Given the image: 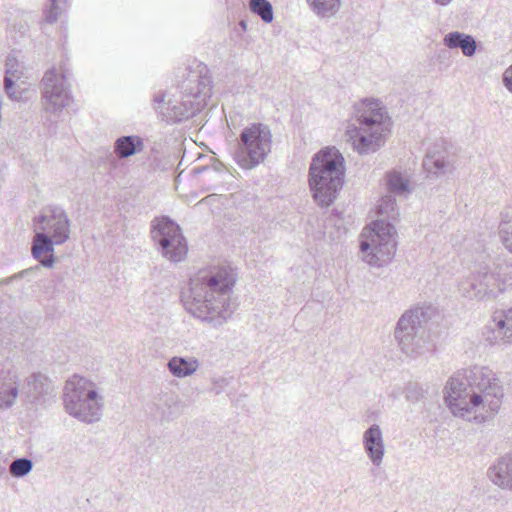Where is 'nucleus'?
Instances as JSON below:
<instances>
[{
  "label": "nucleus",
  "instance_id": "19",
  "mask_svg": "<svg viewBox=\"0 0 512 512\" xmlns=\"http://www.w3.org/2000/svg\"><path fill=\"white\" fill-rule=\"evenodd\" d=\"M35 235L32 242V255L38 259L42 266L52 268L55 263V257L52 255L54 246L57 245L55 239L46 233L40 232L34 228Z\"/></svg>",
  "mask_w": 512,
  "mask_h": 512
},
{
  "label": "nucleus",
  "instance_id": "43",
  "mask_svg": "<svg viewBox=\"0 0 512 512\" xmlns=\"http://www.w3.org/2000/svg\"><path fill=\"white\" fill-rule=\"evenodd\" d=\"M451 1L452 0H434L435 3L442 5V6L448 5Z\"/></svg>",
  "mask_w": 512,
  "mask_h": 512
},
{
  "label": "nucleus",
  "instance_id": "26",
  "mask_svg": "<svg viewBox=\"0 0 512 512\" xmlns=\"http://www.w3.org/2000/svg\"><path fill=\"white\" fill-rule=\"evenodd\" d=\"M310 10L320 18L334 16L341 7V0H306Z\"/></svg>",
  "mask_w": 512,
  "mask_h": 512
},
{
  "label": "nucleus",
  "instance_id": "17",
  "mask_svg": "<svg viewBox=\"0 0 512 512\" xmlns=\"http://www.w3.org/2000/svg\"><path fill=\"white\" fill-rule=\"evenodd\" d=\"M363 447L373 465L380 466L385 453V445L379 425L373 424L364 432Z\"/></svg>",
  "mask_w": 512,
  "mask_h": 512
},
{
  "label": "nucleus",
  "instance_id": "38",
  "mask_svg": "<svg viewBox=\"0 0 512 512\" xmlns=\"http://www.w3.org/2000/svg\"><path fill=\"white\" fill-rule=\"evenodd\" d=\"M503 83L505 87L512 92V65L503 73Z\"/></svg>",
  "mask_w": 512,
  "mask_h": 512
},
{
  "label": "nucleus",
  "instance_id": "32",
  "mask_svg": "<svg viewBox=\"0 0 512 512\" xmlns=\"http://www.w3.org/2000/svg\"><path fill=\"white\" fill-rule=\"evenodd\" d=\"M396 200L391 194L385 195L381 198L377 207L380 215H386L388 218H394L396 213Z\"/></svg>",
  "mask_w": 512,
  "mask_h": 512
},
{
  "label": "nucleus",
  "instance_id": "11",
  "mask_svg": "<svg viewBox=\"0 0 512 512\" xmlns=\"http://www.w3.org/2000/svg\"><path fill=\"white\" fill-rule=\"evenodd\" d=\"M151 236L163 257L174 263L185 259L188 252L187 241L180 226L168 216L152 221Z\"/></svg>",
  "mask_w": 512,
  "mask_h": 512
},
{
  "label": "nucleus",
  "instance_id": "20",
  "mask_svg": "<svg viewBox=\"0 0 512 512\" xmlns=\"http://www.w3.org/2000/svg\"><path fill=\"white\" fill-rule=\"evenodd\" d=\"M488 477L500 488L512 491V451L497 459L488 469Z\"/></svg>",
  "mask_w": 512,
  "mask_h": 512
},
{
  "label": "nucleus",
  "instance_id": "2",
  "mask_svg": "<svg viewBox=\"0 0 512 512\" xmlns=\"http://www.w3.org/2000/svg\"><path fill=\"white\" fill-rule=\"evenodd\" d=\"M234 284L233 273L225 268L191 278L189 294L182 296L185 309L212 327L221 326L233 313L229 299Z\"/></svg>",
  "mask_w": 512,
  "mask_h": 512
},
{
  "label": "nucleus",
  "instance_id": "42",
  "mask_svg": "<svg viewBox=\"0 0 512 512\" xmlns=\"http://www.w3.org/2000/svg\"><path fill=\"white\" fill-rule=\"evenodd\" d=\"M46 125H47L48 131L50 133H56V125L53 123L52 120L47 119L46 120Z\"/></svg>",
  "mask_w": 512,
  "mask_h": 512
},
{
  "label": "nucleus",
  "instance_id": "27",
  "mask_svg": "<svg viewBox=\"0 0 512 512\" xmlns=\"http://www.w3.org/2000/svg\"><path fill=\"white\" fill-rule=\"evenodd\" d=\"M385 180L390 193L404 195L410 192L409 180L396 170L386 172Z\"/></svg>",
  "mask_w": 512,
  "mask_h": 512
},
{
  "label": "nucleus",
  "instance_id": "29",
  "mask_svg": "<svg viewBox=\"0 0 512 512\" xmlns=\"http://www.w3.org/2000/svg\"><path fill=\"white\" fill-rule=\"evenodd\" d=\"M11 383H3L0 386V408H10L14 403L19 394V388L17 385V375L13 374L10 377Z\"/></svg>",
  "mask_w": 512,
  "mask_h": 512
},
{
  "label": "nucleus",
  "instance_id": "23",
  "mask_svg": "<svg viewBox=\"0 0 512 512\" xmlns=\"http://www.w3.org/2000/svg\"><path fill=\"white\" fill-rule=\"evenodd\" d=\"M22 72L19 70V63L14 53H9L5 62L4 90L12 100L20 98L19 93L14 89L15 81L19 80Z\"/></svg>",
  "mask_w": 512,
  "mask_h": 512
},
{
  "label": "nucleus",
  "instance_id": "7",
  "mask_svg": "<svg viewBox=\"0 0 512 512\" xmlns=\"http://www.w3.org/2000/svg\"><path fill=\"white\" fill-rule=\"evenodd\" d=\"M434 309L431 306L416 307L406 311L398 320L395 339L408 356H418L429 351L426 325Z\"/></svg>",
  "mask_w": 512,
  "mask_h": 512
},
{
  "label": "nucleus",
  "instance_id": "28",
  "mask_svg": "<svg viewBox=\"0 0 512 512\" xmlns=\"http://www.w3.org/2000/svg\"><path fill=\"white\" fill-rule=\"evenodd\" d=\"M499 237L504 247L512 253V206L501 213Z\"/></svg>",
  "mask_w": 512,
  "mask_h": 512
},
{
  "label": "nucleus",
  "instance_id": "35",
  "mask_svg": "<svg viewBox=\"0 0 512 512\" xmlns=\"http://www.w3.org/2000/svg\"><path fill=\"white\" fill-rule=\"evenodd\" d=\"M224 169V165L223 163H221L220 161H216L214 162V164L209 167V166H201V167H197L194 169V172L195 173H208V174H212V173H218V172H221L223 171Z\"/></svg>",
  "mask_w": 512,
  "mask_h": 512
},
{
  "label": "nucleus",
  "instance_id": "14",
  "mask_svg": "<svg viewBox=\"0 0 512 512\" xmlns=\"http://www.w3.org/2000/svg\"><path fill=\"white\" fill-rule=\"evenodd\" d=\"M451 145L444 139L437 140L428 147L423 160V169L429 178H439L454 169V154L450 151Z\"/></svg>",
  "mask_w": 512,
  "mask_h": 512
},
{
  "label": "nucleus",
  "instance_id": "39",
  "mask_svg": "<svg viewBox=\"0 0 512 512\" xmlns=\"http://www.w3.org/2000/svg\"><path fill=\"white\" fill-rule=\"evenodd\" d=\"M14 31L18 32L21 36H25L29 30V25L26 21H20L13 25Z\"/></svg>",
  "mask_w": 512,
  "mask_h": 512
},
{
  "label": "nucleus",
  "instance_id": "44",
  "mask_svg": "<svg viewBox=\"0 0 512 512\" xmlns=\"http://www.w3.org/2000/svg\"><path fill=\"white\" fill-rule=\"evenodd\" d=\"M334 216H335V217H337V218H339V217H340V214H339L336 210H334V211H333V213H332V214L329 216V218L327 219V221H328V222H332V221H333V217H334Z\"/></svg>",
  "mask_w": 512,
  "mask_h": 512
},
{
  "label": "nucleus",
  "instance_id": "37",
  "mask_svg": "<svg viewBox=\"0 0 512 512\" xmlns=\"http://www.w3.org/2000/svg\"><path fill=\"white\" fill-rule=\"evenodd\" d=\"M213 384L215 394L219 395L223 391V389L228 385V379L224 377H219L217 379H214Z\"/></svg>",
  "mask_w": 512,
  "mask_h": 512
},
{
  "label": "nucleus",
  "instance_id": "18",
  "mask_svg": "<svg viewBox=\"0 0 512 512\" xmlns=\"http://www.w3.org/2000/svg\"><path fill=\"white\" fill-rule=\"evenodd\" d=\"M184 406L179 396L173 391H163L155 400V407L161 421L169 422L178 418L183 413Z\"/></svg>",
  "mask_w": 512,
  "mask_h": 512
},
{
  "label": "nucleus",
  "instance_id": "24",
  "mask_svg": "<svg viewBox=\"0 0 512 512\" xmlns=\"http://www.w3.org/2000/svg\"><path fill=\"white\" fill-rule=\"evenodd\" d=\"M167 367L169 372L178 378H184L195 373L199 367V362L196 358L190 357H172L168 363Z\"/></svg>",
  "mask_w": 512,
  "mask_h": 512
},
{
  "label": "nucleus",
  "instance_id": "16",
  "mask_svg": "<svg viewBox=\"0 0 512 512\" xmlns=\"http://www.w3.org/2000/svg\"><path fill=\"white\" fill-rule=\"evenodd\" d=\"M484 336L490 345L512 343V306L493 317L485 327Z\"/></svg>",
  "mask_w": 512,
  "mask_h": 512
},
{
  "label": "nucleus",
  "instance_id": "5",
  "mask_svg": "<svg viewBox=\"0 0 512 512\" xmlns=\"http://www.w3.org/2000/svg\"><path fill=\"white\" fill-rule=\"evenodd\" d=\"M354 111L358 126L350 125L347 130L354 148L360 154L375 152L381 146L387 131L384 125L386 111L374 99H364L355 104Z\"/></svg>",
  "mask_w": 512,
  "mask_h": 512
},
{
  "label": "nucleus",
  "instance_id": "9",
  "mask_svg": "<svg viewBox=\"0 0 512 512\" xmlns=\"http://www.w3.org/2000/svg\"><path fill=\"white\" fill-rule=\"evenodd\" d=\"M199 78H201L199 74H192L191 78L182 86L181 99L168 100L166 110L161 106H156V112L162 116L163 120L170 123L182 122L202 110L209 98L208 82L204 81V85H200L196 92H191L190 86L191 83L201 82Z\"/></svg>",
  "mask_w": 512,
  "mask_h": 512
},
{
  "label": "nucleus",
  "instance_id": "31",
  "mask_svg": "<svg viewBox=\"0 0 512 512\" xmlns=\"http://www.w3.org/2000/svg\"><path fill=\"white\" fill-rule=\"evenodd\" d=\"M33 463L28 458H17L15 459L9 468V472L13 477H24L31 472Z\"/></svg>",
  "mask_w": 512,
  "mask_h": 512
},
{
  "label": "nucleus",
  "instance_id": "6",
  "mask_svg": "<svg viewBox=\"0 0 512 512\" xmlns=\"http://www.w3.org/2000/svg\"><path fill=\"white\" fill-rule=\"evenodd\" d=\"M103 398L95 384L77 374L72 375L63 389V402L66 412L74 418L93 423L102 416Z\"/></svg>",
  "mask_w": 512,
  "mask_h": 512
},
{
  "label": "nucleus",
  "instance_id": "30",
  "mask_svg": "<svg viewBox=\"0 0 512 512\" xmlns=\"http://www.w3.org/2000/svg\"><path fill=\"white\" fill-rule=\"evenodd\" d=\"M250 11L259 16L265 23H271L273 21V7L268 0H250L249 2Z\"/></svg>",
  "mask_w": 512,
  "mask_h": 512
},
{
  "label": "nucleus",
  "instance_id": "41",
  "mask_svg": "<svg viewBox=\"0 0 512 512\" xmlns=\"http://www.w3.org/2000/svg\"><path fill=\"white\" fill-rule=\"evenodd\" d=\"M401 394H402V389L400 387H394L391 390V392L389 393V396L393 397L394 399H398Z\"/></svg>",
  "mask_w": 512,
  "mask_h": 512
},
{
  "label": "nucleus",
  "instance_id": "3",
  "mask_svg": "<svg viewBox=\"0 0 512 512\" xmlns=\"http://www.w3.org/2000/svg\"><path fill=\"white\" fill-rule=\"evenodd\" d=\"M469 261V274L459 283L464 297L494 300L512 287L511 265L493 261L485 250L477 252Z\"/></svg>",
  "mask_w": 512,
  "mask_h": 512
},
{
  "label": "nucleus",
  "instance_id": "21",
  "mask_svg": "<svg viewBox=\"0 0 512 512\" xmlns=\"http://www.w3.org/2000/svg\"><path fill=\"white\" fill-rule=\"evenodd\" d=\"M443 44L450 49H461L466 57L474 56L477 50L475 38L459 31L447 33L443 38Z\"/></svg>",
  "mask_w": 512,
  "mask_h": 512
},
{
  "label": "nucleus",
  "instance_id": "15",
  "mask_svg": "<svg viewBox=\"0 0 512 512\" xmlns=\"http://www.w3.org/2000/svg\"><path fill=\"white\" fill-rule=\"evenodd\" d=\"M27 402L43 404L55 395L53 382L44 374L38 372L27 377L21 389Z\"/></svg>",
  "mask_w": 512,
  "mask_h": 512
},
{
  "label": "nucleus",
  "instance_id": "10",
  "mask_svg": "<svg viewBox=\"0 0 512 512\" xmlns=\"http://www.w3.org/2000/svg\"><path fill=\"white\" fill-rule=\"evenodd\" d=\"M395 234L396 229L391 223L384 219L374 221L369 238L360 242L363 260L376 267L387 264L396 251Z\"/></svg>",
  "mask_w": 512,
  "mask_h": 512
},
{
  "label": "nucleus",
  "instance_id": "36",
  "mask_svg": "<svg viewBox=\"0 0 512 512\" xmlns=\"http://www.w3.org/2000/svg\"><path fill=\"white\" fill-rule=\"evenodd\" d=\"M165 92L159 91L153 97V107L156 111V106H161L164 110H166L167 102L165 101Z\"/></svg>",
  "mask_w": 512,
  "mask_h": 512
},
{
  "label": "nucleus",
  "instance_id": "45",
  "mask_svg": "<svg viewBox=\"0 0 512 512\" xmlns=\"http://www.w3.org/2000/svg\"><path fill=\"white\" fill-rule=\"evenodd\" d=\"M241 26H242L243 28H245V27H246V24H245V22H244V21H242V22H241Z\"/></svg>",
  "mask_w": 512,
  "mask_h": 512
},
{
  "label": "nucleus",
  "instance_id": "13",
  "mask_svg": "<svg viewBox=\"0 0 512 512\" xmlns=\"http://www.w3.org/2000/svg\"><path fill=\"white\" fill-rule=\"evenodd\" d=\"M34 228L51 235L56 244H64L70 237V219L65 210L57 205L45 207L34 219Z\"/></svg>",
  "mask_w": 512,
  "mask_h": 512
},
{
  "label": "nucleus",
  "instance_id": "8",
  "mask_svg": "<svg viewBox=\"0 0 512 512\" xmlns=\"http://www.w3.org/2000/svg\"><path fill=\"white\" fill-rule=\"evenodd\" d=\"M271 148L270 128L260 122L251 123L240 132L233 158L241 168L250 170L265 161Z\"/></svg>",
  "mask_w": 512,
  "mask_h": 512
},
{
  "label": "nucleus",
  "instance_id": "33",
  "mask_svg": "<svg viewBox=\"0 0 512 512\" xmlns=\"http://www.w3.org/2000/svg\"><path fill=\"white\" fill-rule=\"evenodd\" d=\"M48 2V5H46L43 11L44 21L53 24L58 20L59 6L57 0H48Z\"/></svg>",
  "mask_w": 512,
  "mask_h": 512
},
{
  "label": "nucleus",
  "instance_id": "40",
  "mask_svg": "<svg viewBox=\"0 0 512 512\" xmlns=\"http://www.w3.org/2000/svg\"><path fill=\"white\" fill-rule=\"evenodd\" d=\"M25 273H27V270L22 271L20 274H15V275H13V276H12V277H10V278H6V279H4V280H2V281L0 282V285H3V284H9V283H11V282H12V280H14V279H18L19 277H21V276H22L23 274H25Z\"/></svg>",
  "mask_w": 512,
  "mask_h": 512
},
{
  "label": "nucleus",
  "instance_id": "4",
  "mask_svg": "<svg viewBox=\"0 0 512 512\" xmlns=\"http://www.w3.org/2000/svg\"><path fill=\"white\" fill-rule=\"evenodd\" d=\"M344 158L333 148L316 153L309 168V184L313 198L320 206L331 205L344 184Z\"/></svg>",
  "mask_w": 512,
  "mask_h": 512
},
{
  "label": "nucleus",
  "instance_id": "34",
  "mask_svg": "<svg viewBox=\"0 0 512 512\" xmlns=\"http://www.w3.org/2000/svg\"><path fill=\"white\" fill-rule=\"evenodd\" d=\"M405 396L412 403L418 402L423 398V389L418 383L409 382L405 387Z\"/></svg>",
  "mask_w": 512,
  "mask_h": 512
},
{
  "label": "nucleus",
  "instance_id": "25",
  "mask_svg": "<svg viewBox=\"0 0 512 512\" xmlns=\"http://www.w3.org/2000/svg\"><path fill=\"white\" fill-rule=\"evenodd\" d=\"M192 74H196L201 77L199 78L201 80V82L199 81V84H203L202 82L204 81H207V87L209 88V98L211 97V90H212V80H211V77L209 75V69L207 67V65L203 64V63H198L196 65V67L194 69H191V68H187L185 69V73L183 74V79L182 81L178 84V88L180 89V93L182 94V86L185 84L186 81H188V79L191 78V75ZM191 86V92H196L198 90V82H195V83H191L190 84Z\"/></svg>",
  "mask_w": 512,
  "mask_h": 512
},
{
  "label": "nucleus",
  "instance_id": "1",
  "mask_svg": "<svg viewBox=\"0 0 512 512\" xmlns=\"http://www.w3.org/2000/svg\"><path fill=\"white\" fill-rule=\"evenodd\" d=\"M445 390V401L453 415L475 423L492 418L504 396L495 373L484 366H473L453 375Z\"/></svg>",
  "mask_w": 512,
  "mask_h": 512
},
{
  "label": "nucleus",
  "instance_id": "22",
  "mask_svg": "<svg viewBox=\"0 0 512 512\" xmlns=\"http://www.w3.org/2000/svg\"><path fill=\"white\" fill-rule=\"evenodd\" d=\"M143 139L138 135H125L114 142V153L118 159H126L142 152Z\"/></svg>",
  "mask_w": 512,
  "mask_h": 512
},
{
  "label": "nucleus",
  "instance_id": "12",
  "mask_svg": "<svg viewBox=\"0 0 512 512\" xmlns=\"http://www.w3.org/2000/svg\"><path fill=\"white\" fill-rule=\"evenodd\" d=\"M70 77L71 72L66 64H61L59 71L55 67L46 71L42 79L46 112L56 114L69 105Z\"/></svg>",
  "mask_w": 512,
  "mask_h": 512
}]
</instances>
